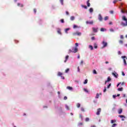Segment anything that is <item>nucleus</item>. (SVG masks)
<instances>
[{
	"label": "nucleus",
	"instance_id": "obj_34",
	"mask_svg": "<svg viewBox=\"0 0 127 127\" xmlns=\"http://www.w3.org/2000/svg\"><path fill=\"white\" fill-rule=\"evenodd\" d=\"M116 120H111V124H114V123H116Z\"/></svg>",
	"mask_w": 127,
	"mask_h": 127
},
{
	"label": "nucleus",
	"instance_id": "obj_16",
	"mask_svg": "<svg viewBox=\"0 0 127 127\" xmlns=\"http://www.w3.org/2000/svg\"><path fill=\"white\" fill-rule=\"evenodd\" d=\"M122 19L123 20H124L125 21H127V18L125 16H123L122 17Z\"/></svg>",
	"mask_w": 127,
	"mask_h": 127
},
{
	"label": "nucleus",
	"instance_id": "obj_49",
	"mask_svg": "<svg viewBox=\"0 0 127 127\" xmlns=\"http://www.w3.org/2000/svg\"><path fill=\"white\" fill-rule=\"evenodd\" d=\"M117 97V95H113V98H114V99H116V97Z\"/></svg>",
	"mask_w": 127,
	"mask_h": 127
},
{
	"label": "nucleus",
	"instance_id": "obj_10",
	"mask_svg": "<svg viewBox=\"0 0 127 127\" xmlns=\"http://www.w3.org/2000/svg\"><path fill=\"white\" fill-rule=\"evenodd\" d=\"M69 59V56L68 55H67L66 57H65V60L64 61V63H66V62H67V60H68V59Z\"/></svg>",
	"mask_w": 127,
	"mask_h": 127
},
{
	"label": "nucleus",
	"instance_id": "obj_36",
	"mask_svg": "<svg viewBox=\"0 0 127 127\" xmlns=\"http://www.w3.org/2000/svg\"><path fill=\"white\" fill-rule=\"evenodd\" d=\"M119 43L120 44H123V43H124V41H123V40H120L119 41Z\"/></svg>",
	"mask_w": 127,
	"mask_h": 127
},
{
	"label": "nucleus",
	"instance_id": "obj_15",
	"mask_svg": "<svg viewBox=\"0 0 127 127\" xmlns=\"http://www.w3.org/2000/svg\"><path fill=\"white\" fill-rule=\"evenodd\" d=\"M17 6H21V7H23V4H21L20 3H17Z\"/></svg>",
	"mask_w": 127,
	"mask_h": 127
},
{
	"label": "nucleus",
	"instance_id": "obj_62",
	"mask_svg": "<svg viewBox=\"0 0 127 127\" xmlns=\"http://www.w3.org/2000/svg\"><path fill=\"white\" fill-rule=\"evenodd\" d=\"M77 70L78 72H80V68H79V66L77 67Z\"/></svg>",
	"mask_w": 127,
	"mask_h": 127
},
{
	"label": "nucleus",
	"instance_id": "obj_31",
	"mask_svg": "<svg viewBox=\"0 0 127 127\" xmlns=\"http://www.w3.org/2000/svg\"><path fill=\"white\" fill-rule=\"evenodd\" d=\"M89 121H90V119H89V118H85V121L86 122H89Z\"/></svg>",
	"mask_w": 127,
	"mask_h": 127
},
{
	"label": "nucleus",
	"instance_id": "obj_17",
	"mask_svg": "<svg viewBox=\"0 0 127 127\" xmlns=\"http://www.w3.org/2000/svg\"><path fill=\"white\" fill-rule=\"evenodd\" d=\"M57 32L59 34H62L61 30L60 29H58Z\"/></svg>",
	"mask_w": 127,
	"mask_h": 127
},
{
	"label": "nucleus",
	"instance_id": "obj_55",
	"mask_svg": "<svg viewBox=\"0 0 127 127\" xmlns=\"http://www.w3.org/2000/svg\"><path fill=\"white\" fill-rule=\"evenodd\" d=\"M75 46H76V47L79 46V44H78V43H75Z\"/></svg>",
	"mask_w": 127,
	"mask_h": 127
},
{
	"label": "nucleus",
	"instance_id": "obj_58",
	"mask_svg": "<svg viewBox=\"0 0 127 127\" xmlns=\"http://www.w3.org/2000/svg\"><path fill=\"white\" fill-rule=\"evenodd\" d=\"M83 61H81V62L80 63V65H82V64H83Z\"/></svg>",
	"mask_w": 127,
	"mask_h": 127
},
{
	"label": "nucleus",
	"instance_id": "obj_14",
	"mask_svg": "<svg viewBox=\"0 0 127 127\" xmlns=\"http://www.w3.org/2000/svg\"><path fill=\"white\" fill-rule=\"evenodd\" d=\"M66 89H68V90H70V91H72L73 90V88H72V87H70V86H67L66 87Z\"/></svg>",
	"mask_w": 127,
	"mask_h": 127
},
{
	"label": "nucleus",
	"instance_id": "obj_38",
	"mask_svg": "<svg viewBox=\"0 0 127 127\" xmlns=\"http://www.w3.org/2000/svg\"><path fill=\"white\" fill-rule=\"evenodd\" d=\"M117 127V124H114L112 126V127Z\"/></svg>",
	"mask_w": 127,
	"mask_h": 127
},
{
	"label": "nucleus",
	"instance_id": "obj_43",
	"mask_svg": "<svg viewBox=\"0 0 127 127\" xmlns=\"http://www.w3.org/2000/svg\"><path fill=\"white\" fill-rule=\"evenodd\" d=\"M61 22H62V23H64V19H61Z\"/></svg>",
	"mask_w": 127,
	"mask_h": 127
},
{
	"label": "nucleus",
	"instance_id": "obj_22",
	"mask_svg": "<svg viewBox=\"0 0 127 127\" xmlns=\"http://www.w3.org/2000/svg\"><path fill=\"white\" fill-rule=\"evenodd\" d=\"M74 19H75V17H74L73 16L70 17V20L73 21V20H74Z\"/></svg>",
	"mask_w": 127,
	"mask_h": 127
},
{
	"label": "nucleus",
	"instance_id": "obj_9",
	"mask_svg": "<svg viewBox=\"0 0 127 127\" xmlns=\"http://www.w3.org/2000/svg\"><path fill=\"white\" fill-rule=\"evenodd\" d=\"M92 30L93 31V32H98V28H95V27H93L92 28Z\"/></svg>",
	"mask_w": 127,
	"mask_h": 127
},
{
	"label": "nucleus",
	"instance_id": "obj_7",
	"mask_svg": "<svg viewBox=\"0 0 127 127\" xmlns=\"http://www.w3.org/2000/svg\"><path fill=\"white\" fill-rule=\"evenodd\" d=\"M86 24H93V23H94V21H86Z\"/></svg>",
	"mask_w": 127,
	"mask_h": 127
},
{
	"label": "nucleus",
	"instance_id": "obj_41",
	"mask_svg": "<svg viewBox=\"0 0 127 127\" xmlns=\"http://www.w3.org/2000/svg\"><path fill=\"white\" fill-rule=\"evenodd\" d=\"M82 7H84V8H85V9H87V6H85V5H82Z\"/></svg>",
	"mask_w": 127,
	"mask_h": 127
},
{
	"label": "nucleus",
	"instance_id": "obj_39",
	"mask_svg": "<svg viewBox=\"0 0 127 127\" xmlns=\"http://www.w3.org/2000/svg\"><path fill=\"white\" fill-rule=\"evenodd\" d=\"M124 62L125 65H127V61H126V59H124Z\"/></svg>",
	"mask_w": 127,
	"mask_h": 127
},
{
	"label": "nucleus",
	"instance_id": "obj_18",
	"mask_svg": "<svg viewBox=\"0 0 127 127\" xmlns=\"http://www.w3.org/2000/svg\"><path fill=\"white\" fill-rule=\"evenodd\" d=\"M94 48H95V49H97L98 48V46L97 45V44L95 43L94 44Z\"/></svg>",
	"mask_w": 127,
	"mask_h": 127
},
{
	"label": "nucleus",
	"instance_id": "obj_13",
	"mask_svg": "<svg viewBox=\"0 0 127 127\" xmlns=\"http://www.w3.org/2000/svg\"><path fill=\"white\" fill-rule=\"evenodd\" d=\"M119 118H121V119H126V116L124 115H119Z\"/></svg>",
	"mask_w": 127,
	"mask_h": 127
},
{
	"label": "nucleus",
	"instance_id": "obj_63",
	"mask_svg": "<svg viewBox=\"0 0 127 127\" xmlns=\"http://www.w3.org/2000/svg\"><path fill=\"white\" fill-rule=\"evenodd\" d=\"M77 58H78V59H80V55H78L77 56Z\"/></svg>",
	"mask_w": 127,
	"mask_h": 127
},
{
	"label": "nucleus",
	"instance_id": "obj_47",
	"mask_svg": "<svg viewBox=\"0 0 127 127\" xmlns=\"http://www.w3.org/2000/svg\"><path fill=\"white\" fill-rule=\"evenodd\" d=\"M121 12H122V13H125L126 12V11H124L123 9H121Z\"/></svg>",
	"mask_w": 127,
	"mask_h": 127
},
{
	"label": "nucleus",
	"instance_id": "obj_56",
	"mask_svg": "<svg viewBox=\"0 0 127 127\" xmlns=\"http://www.w3.org/2000/svg\"><path fill=\"white\" fill-rule=\"evenodd\" d=\"M118 2V0H114V1H113V2L114 3H116V2Z\"/></svg>",
	"mask_w": 127,
	"mask_h": 127
},
{
	"label": "nucleus",
	"instance_id": "obj_46",
	"mask_svg": "<svg viewBox=\"0 0 127 127\" xmlns=\"http://www.w3.org/2000/svg\"><path fill=\"white\" fill-rule=\"evenodd\" d=\"M63 0H60V2L61 3V4H62V5H63Z\"/></svg>",
	"mask_w": 127,
	"mask_h": 127
},
{
	"label": "nucleus",
	"instance_id": "obj_23",
	"mask_svg": "<svg viewBox=\"0 0 127 127\" xmlns=\"http://www.w3.org/2000/svg\"><path fill=\"white\" fill-rule=\"evenodd\" d=\"M73 28L75 29V28H79V27L76 25H73Z\"/></svg>",
	"mask_w": 127,
	"mask_h": 127
},
{
	"label": "nucleus",
	"instance_id": "obj_12",
	"mask_svg": "<svg viewBox=\"0 0 127 127\" xmlns=\"http://www.w3.org/2000/svg\"><path fill=\"white\" fill-rule=\"evenodd\" d=\"M87 6L89 7L90 5H91V4L90 3V0H88L87 1Z\"/></svg>",
	"mask_w": 127,
	"mask_h": 127
},
{
	"label": "nucleus",
	"instance_id": "obj_50",
	"mask_svg": "<svg viewBox=\"0 0 127 127\" xmlns=\"http://www.w3.org/2000/svg\"><path fill=\"white\" fill-rule=\"evenodd\" d=\"M65 13H66V15H69V12H68L67 11H66L65 12Z\"/></svg>",
	"mask_w": 127,
	"mask_h": 127
},
{
	"label": "nucleus",
	"instance_id": "obj_27",
	"mask_svg": "<svg viewBox=\"0 0 127 127\" xmlns=\"http://www.w3.org/2000/svg\"><path fill=\"white\" fill-rule=\"evenodd\" d=\"M123 89L124 88L123 87L122 88H119L118 89V90L122 91H123Z\"/></svg>",
	"mask_w": 127,
	"mask_h": 127
},
{
	"label": "nucleus",
	"instance_id": "obj_2",
	"mask_svg": "<svg viewBox=\"0 0 127 127\" xmlns=\"http://www.w3.org/2000/svg\"><path fill=\"white\" fill-rule=\"evenodd\" d=\"M112 74L116 78H118V76H119V74H118V73H117V72L115 71L113 72H112Z\"/></svg>",
	"mask_w": 127,
	"mask_h": 127
},
{
	"label": "nucleus",
	"instance_id": "obj_11",
	"mask_svg": "<svg viewBox=\"0 0 127 127\" xmlns=\"http://www.w3.org/2000/svg\"><path fill=\"white\" fill-rule=\"evenodd\" d=\"M123 113V109H120L118 110V113L119 114V115H121V114H122Z\"/></svg>",
	"mask_w": 127,
	"mask_h": 127
},
{
	"label": "nucleus",
	"instance_id": "obj_33",
	"mask_svg": "<svg viewBox=\"0 0 127 127\" xmlns=\"http://www.w3.org/2000/svg\"><path fill=\"white\" fill-rule=\"evenodd\" d=\"M68 30H70V29L69 28H66L65 29V33H68V32H67L68 31Z\"/></svg>",
	"mask_w": 127,
	"mask_h": 127
},
{
	"label": "nucleus",
	"instance_id": "obj_24",
	"mask_svg": "<svg viewBox=\"0 0 127 127\" xmlns=\"http://www.w3.org/2000/svg\"><path fill=\"white\" fill-rule=\"evenodd\" d=\"M83 91H84V92H85L86 93H89V91H88V89L86 88H84Z\"/></svg>",
	"mask_w": 127,
	"mask_h": 127
},
{
	"label": "nucleus",
	"instance_id": "obj_25",
	"mask_svg": "<svg viewBox=\"0 0 127 127\" xmlns=\"http://www.w3.org/2000/svg\"><path fill=\"white\" fill-rule=\"evenodd\" d=\"M99 93H97V94H96V97H95V98H96V99H99Z\"/></svg>",
	"mask_w": 127,
	"mask_h": 127
},
{
	"label": "nucleus",
	"instance_id": "obj_21",
	"mask_svg": "<svg viewBox=\"0 0 127 127\" xmlns=\"http://www.w3.org/2000/svg\"><path fill=\"white\" fill-rule=\"evenodd\" d=\"M89 48L91 50H93L94 49V48H93V46H91V45H89Z\"/></svg>",
	"mask_w": 127,
	"mask_h": 127
},
{
	"label": "nucleus",
	"instance_id": "obj_45",
	"mask_svg": "<svg viewBox=\"0 0 127 127\" xmlns=\"http://www.w3.org/2000/svg\"><path fill=\"white\" fill-rule=\"evenodd\" d=\"M120 38H121V39H124V36H123V35H121L120 36Z\"/></svg>",
	"mask_w": 127,
	"mask_h": 127
},
{
	"label": "nucleus",
	"instance_id": "obj_51",
	"mask_svg": "<svg viewBox=\"0 0 127 127\" xmlns=\"http://www.w3.org/2000/svg\"><path fill=\"white\" fill-rule=\"evenodd\" d=\"M122 58H123V59H125V58H127V57H126V56H122Z\"/></svg>",
	"mask_w": 127,
	"mask_h": 127
},
{
	"label": "nucleus",
	"instance_id": "obj_37",
	"mask_svg": "<svg viewBox=\"0 0 127 127\" xmlns=\"http://www.w3.org/2000/svg\"><path fill=\"white\" fill-rule=\"evenodd\" d=\"M93 74H97V71H96V70L94 69L93 71Z\"/></svg>",
	"mask_w": 127,
	"mask_h": 127
},
{
	"label": "nucleus",
	"instance_id": "obj_48",
	"mask_svg": "<svg viewBox=\"0 0 127 127\" xmlns=\"http://www.w3.org/2000/svg\"><path fill=\"white\" fill-rule=\"evenodd\" d=\"M110 31H111V32H114V30L113 29H110Z\"/></svg>",
	"mask_w": 127,
	"mask_h": 127
},
{
	"label": "nucleus",
	"instance_id": "obj_40",
	"mask_svg": "<svg viewBox=\"0 0 127 127\" xmlns=\"http://www.w3.org/2000/svg\"><path fill=\"white\" fill-rule=\"evenodd\" d=\"M33 10H34V13H36V11H37V10L36 9V8H34V9H33Z\"/></svg>",
	"mask_w": 127,
	"mask_h": 127
},
{
	"label": "nucleus",
	"instance_id": "obj_60",
	"mask_svg": "<svg viewBox=\"0 0 127 127\" xmlns=\"http://www.w3.org/2000/svg\"><path fill=\"white\" fill-rule=\"evenodd\" d=\"M110 13H111V14H113V13H114V11L113 10L110 11Z\"/></svg>",
	"mask_w": 127,
	"mask_h": 127
},
{
	"label": "nucleus",
	"instance_id": "obj_44",
	"mask_svg": "<svg viewBox=\"0 0 127 127\" xmlns=\"http://www.w3.org/2000/svg\"><path fill=\"white\" fill-rule=\"evenodd\" d=\"M112 85V84H109L108 86H107V89H109V88H110V87H111V86Z\"/></svg>",
	"mask_w": 127,
	"mask_h": 127
},
{
	"label": "nucleus",
	"instance_id": "obj_59",
	"mask_svg": "<svg viewBox=\"0 0 127 127\" xmlns=\"http://www.w3.org/2000/svg\"><path fill=\"white\" fill-rule=\"evenodd\" d=\"M79 118H80V119H83V117L82 116V115H79Z\"/></svg>",
	"mask_w": 127,
	"mask_h": 127
},
{
	"label": "nucleus",
	"instance_id": "obj_4",
	"mask_svg": "<svg viewBox=\"0 0 127 127\" xmlns=\"http://www.w3.org/2000/svg\"><path fill=\"white\" fill-rule=\"evenodd\" d=\"M82 33L81 32H77L75 33H73V35H78V36H80L81 35Z\"/></svg>",
	"mask_w": 127,
	"mask_h": 127
},
{
	"label": "nucleus",
	"instance_id": "obj_20",
	"mask_svg": "<svg viewBox=\"0 0 127 127\" xmlns=\"http://www.w3.org/2000/svg\"><path fill=\"white\" fill-rule=\"evenodd\" d=\"M63 75V73H62V72H59L58 73V76H62Z\"/></svg>",
	"mask_w": 127,
	"mask_h": 127
},
{
	"label": "nucleus",
	"instance_id": "obj_5",
	"mask_svg": "<svg viewBox=\"0 0 127 127\" xmlns=\"http://www.w3.org/2000/svg\"><path fill=\"white\" fill-rule=\"evenodd\" d=\"M98 19H99V21H103V17H102V15H101V14H99L98 15Z\"/></svg>",
	"mask_w": 127,
	"mask_h": 127
},
{
	"label": "nucleus",
	"instance_id": "obj_30",
	"mask_svg": "<svg viewBox=\"0 0 127 127\" xmlns=\"http://www.w3.org/2000/svg\"><path fill=\"white\" fill-rule=\"evenodd\" d=\"M87 83H88V79H85L83 84H87Z\"/></svg>",
	"mask_w": 127,
	"mask_h": 127
},
{
	"label": "nucleus",
	"instance_id": "obj_8",
	"mask_svg": "<svg viewBox=\"0 0 127 127\" xmlns=\"http://www.w3.org/2000/svg\"><path fill=\"white\" fill-rule=\"evenodd\" d=\"M112 80V79H111V77H110V76H109L107 78V80L105 81V84H107V83H108V82H110V81H111Z\"/></svg>",
	"mask_w": 127,
	"mask_h": 127
},
{
	"label": "nucleus",
	"instance_id": "obj_29",
	"mask_svg": "<svg viewBox=\"0 0 127 127\" xmlns=\"http://www.w3.org/2000/svg\"><path fill=\"white\" fill-rule=\"evenodd\" d=\"M109 19V17L108 16H105L104 18V20H108Z\"/></svg>",
	"mask_w": 127,
	"mask_h": 127
},
{
	"label": "nucleus",
	"instance_id": "obj_57",
	"mask_svg": "<svg viewBox=\"0 0 127 127\" xmlns=\"http://www.w3.org/2000/svg\"><path fill=\"white\" fill-rule=\"evenodd\" d=\"M61 78L62 79H63V80H64V79H65V77L63 76H61Z\"/></svg>",
	"mask_w": 127,
	"mask_h": 127
},
{
	"label": "nucleus",
	"instance_id": "obj_53",
	"mask_svg": "<svg viewBox=\"0 0 127 127\" xmlns=\"http://www.w3.org/2000/svg\"><path fill=\"white\" fill-rule=\"evenodd\" d=\"M91 39L92 40H95V37H92Z\"/></svg>",
	"mask_w": 127,
	"mask_h": 127
},
{
	"label": "nucleus",
	"instance_id": "obj_54",
	"mask_svg": "<svg viewBox=\"0 0 127 127\" xmlns=\"http://www.w3.org/2000/svg\"><path fill=\"white\" fill-rule=\"evenodd\" d=\"M118 54H119V55H121V54H122V52H121V51H119L118 52Z\"/></svg>",
	"mask_w": 127,
	"mask_h": 127
},
{
	"label": "nucleus",
	"instance_id": "obj_19",
	"mask_svg": "<svg viewBox=\"0 0 127 127\" xmlns=\"http://www.w3.org/2000/svg\"><path fill=\"white\" fill-rule=\"evenodd\" d=\"M89 11L90 12L92 13L93 12V11H94V9H93V8H90V9H89Z\"/></svg>",
	"mask_w": 127,
	"mask_h": 127
},
{
	"label": "nucleus",
	"instance_id": "obj_1",
	"mask_svg": "<svg viewBox=\"0 0 127 127\" xmlns=\"http://www.w3.org/2000/svg\"><path fill=\"white\" fill-rule=\"evenodd\" d=\"M71 52H72L73 53H77V52H78V48H77V47L72 48V50H69L68 53H71Z\"/></svg>",
	"mask_w": 127,
	"mask_h": 127
},
{
	"label": "nucleus",
	"instance_id": "obj_64",
	"mask_svg": "<svg viewBox=\"0 0 127 127\" xmlns=\"http://www.w3.org/2000/svg\"><path fill=\"white\" fill-rule=\"evenodd\" d=\"M122 75H123V76H125V73L124 72H122Z\"/></svg>",
	"mask_w": 127,
	"mask_h": 127
},
{
	"label": "nucleus",
	"instance_id": "obj_52",
	"mask_svg": "<svg viewBox=\"0 0 127 127\" xmlns=\"http://www.w3.org/2000/svg\"><path fill=\"white\" fill-rule=\"evenodd\" d=\"M81 111H82V112H84V111H85V110L84 109V108H81Z\"/></svg>",
	"mask_w": 127,
	"mask_h": 127
},
{
	"label": "nucleus",
	"instance_id": "obj_42",
	"mask_svg": "<svg viewBox=\"0 0 127 127\" xmlns=\"http://www.w3.org/2000/svg\"><path fill=\"white\" fill-rule=\"evenodd\" d=\"M107 91V88L106 87H104V89L103 90L104 93H105Z\"/></svg>",
	"mask_w": 127,
	"mask_h": 127
},
{
	"label": "nucleus",
	"instance_id": "obj_32",
	"mask_svg": "<svg viewBox=\"0 0 127 127\" xmlns=\"http://www.w3.org/2000/svg\"><path fill=\"white\" fill-rule=\"evenodd\" d=\"M65 108L66 109V110H70V109L69 108V106H68V105H65Z\"/></svg>",
	"mask_w": 127,
	"mask_h": 127
},
{
	"label": "nucleus",
	"instance_id": "obj_61",
	"mask_svg": "<svg viewBox=\"0 0 127 127\" xmlns=\"http://www.w3.org/2000/svg\"><path fill=\"white\" fill-rule=\"evenodd\" d=\"M64 100H67V98L66 97V96H64Z\"/></svg>",
	"mask_w": 127,
	"mask_h": 127
},
{
	"label": "nucleus",
	"instance_id": "obj_26",
	"mask_svg": "<svg viewBox=\"0 0 127 127\" xmlns=\"http://www.w3.org/2000/svg\"><path fill=\"white\" fill-rule=\"evenodd\" d=\"M76 106L77 108H80V107L81 106V104H80V103H77L76 104Z\"/></svg>",
	"mask_w": 127,
	"mask_h": 127
},
{
	"label": "nucleus",
	"instance_id": "obj_28",
	"mask_svg": "<svg viewBox=\"0 0 127 127\" xmlns=\"http://www.w3.org/2000/svg\"><path fill=\"white\" fill-rule=\"evenodd\" d=\"M69 68H67L65 70V73H68L69 71Z\"/></svg>",
	"mask_w": 127,
	"mask_h": 127
},
{
	"label": "nucleus",
	"instance_id": "obj_35",
	"mask_svg": "<svg viewBox=\"0 0 127 127\" xmlns=\"http://www.w3.org/2000/svg\"><path fill=\"white\" fill-rule=\"evenodd\" d=\"M100 31H102V32L105 31V28H101V29H100Z\"/></svg>",
	"mask_w": 127,
	"mask_h": 127
},
{
	"label": "nucleus",
	"instance_id": "obj_6",
	"mask_svg": "<svg viewBox=\"0 0 127 127\" xmlns=\"http://www.w3.org/2000/svg\"><path fill=\"white\" fill-rule=\"evenodd\" d=\"M101 108H98L97 109V112H96V115H97V116H99V115H100V113H101Z\"/></svg>",
	"mask_w": 127,
	"mask_h": 127
},
{
	"label": "nucleus",
	"instance_id": "obj_3",
	"mask_svg": "<svg viewBox=\"0 0 127 127\" xmlns=\"http://www.w3.org/2000/svg\"><path fill=\"white\" fill-rule=\"evenodd\" d=\"M102 44H103V48H105V47H107V46H108V43H107L106 42H105V41H103L102 42Z\"/></svg>",
	"mask_w": 127,
	"mask_h": 127
}]
</instances>
